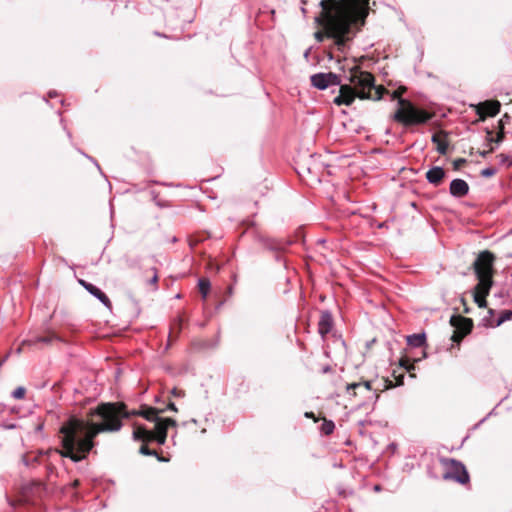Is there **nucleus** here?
I'll list each match as a JSON object with an SVG mask.
<instances>
[{"label":"nucleus","instance_id":"nucleus-50","mask_svg":"<svg viewBox=\"0 0 512 512\" xmlns=\"http://www.w3.org/2000/svg\"><path fill=\"white\" fill-rule=\"evenodd\" d=\"M496 407L493 408L489 413L488 415L486 416L487 418L490 417L491 415H494V411H495Z\"/></svg>","mask_w":512,"mask_h":512},{"label":"nucleus","instance_id":"nucleus-34","mask_svg":"<svg viewBox=\"0 0 512 512\" xmlns=\"http://www.w3.org/2000/svg\"><path fill=\"white\" fill-rule=\"evenodd\" d=\"M209 237V234L206 235V237H203V238H197V237H191L190 240H189V245L191 247H194L196 246L198 243L202 242L204 239L208 238Z\"/></svg>","mask_w":512,"mask_h":512},{"label":"nucleus","instance_id":"nucleus-27","mask_svg":"<svg viewBox=\"0 0 512 512\" xmlns=\"http://www.w3.org/2000/svg\"><path fill=\"white\" fill-rule=\"evenodd\" d=\"M393 376L395 377L396 379V386H402L404 384V378H405V375L403 373H401L400 375H396L395 372L393 373ZM386 388H393L395 387L394 384H392L391 381H387V385L385 386Z\"/></svg>","mask_w":512,"mask_h":512},{"label":"nucleus","instance_id":"nucleus-38","mask_svg":"<svg viewBox=\"0 0 512 512\" xmlns=\"http://www.w3.org/2000/svg\"><path fill=\"white\" fill-rule=\"evenodd\" d=\"M274 259L278 263H283L284 267H286V262L281 253H274Z\"/></svg>","mask_w":512,"mask_h":512},{"label":"nucleus","instance_id":"nucleus-2","mask_svg":"<svg viewBox=\"0 0 512 512\" xmlns=\"http://www.w3.org/2000/svg\"><path fill=\"white\" fill-rule=\"evenodd\" d=\"M321 12L315 21L328 27L327 36L333 39L338 50L344 51L355 35L356 24L354 4L351 0H321Z\"/></svg>","mask_w":512,"mask_h":512},{"label":"nucleus","instance_id":"nucleus-25","mask_svg":"<svg viewBox=\"0 0 512 512\" xmlns=\"http://www.w3.org/2000/svg\"><path fill=\"white\" fill-rule=\"evenodd\" d=\"M511 318H512V311L505 310L499 315L498 319L496 320V322L494 324L489 323L488 325L491 327H498L501 324H503L504 322H506L507 320H510Z\"/></svg>","mask_w":512,"mask_h":512},{"label":"nucleus","instance_id":"nucleus-35","mask_svg":"<svg viewBox=\"0 0 512 512\" xmlns=\"http://www.w3.org/2000/svg\"><path fill=\"white\" fill-rule=\"evenodd\" d=\"M500 157V163L501 164H507V166H511L512 165V161H510L509 157L505 154H500L499 155Z\"/></svg>","mask_w":512,"mask_h":512},{"label":"nucleus","instance_id":"nucleus-59","mask_svg":"<svg viewBox=\"0 0 512 512\" xmlns=\"http://www.w3.org/2000/svg\"><path fill=\"white\" fill-rule=\"evenodd\" d=\"M67 135L69 138H71V133L69 131H67Z\"/></svg>","mask_w":512,"mask_h":512},{"label":"nucleus","instance_id":"nucleus-29","mask_svg":"<svg viewBox=\"0 0 512 512\" xmlns=\"http://www.w3.org/2000/svg\"><path fill=\"white\" fill-rule=\"evenodd\" d=\"M497 173V169L495 167H486L481 170L480 175L484 178H489L494 176Z\"/></svg>","mask_w":512,"mask_h":512},{"label":"nucleus","instance_id":"nucleus-14","mask_svg":"<svg viewBox=\"0 0 512 512\" xmlns=\"http://www.w3.org/2000/svg\"><path fill=\"white\" fill-rule=\"evenodd\" d=\"M449 193L455 198H462L469 193V185L463 179H453L449 185Z\"/></svg>","mask_w":512,"mask_h":512},{"label":"nucleus","instance_id":"nucleus-10","mask_svg":"<svg viewBox=\"0 0 512 512\" xmlns=\"http://www.w3.org/2000/svg\"><path fill=\"white\" fill-rule=\"evenodd\" d=\"M337 87H339L338 95L334 97L333 103L337 106H350L357 96L355 88L351 84H342L341 82Z\"/></svg>","mask_w":512,"mask_h":512},{"label":"nucleus","instance_id":"nucleus-55","mask_svg":"<svg viewBox=\"0 0 512 512\" xmlns=\"http://www.w3.org/2000/svg\"><path fill=\"white\" fill-rule=\"evenodd\" d=\"M21 351H22V347H19V348L17 349V351H16V352H17L18 354H20V353H21Z\"/></svg>","mask_w":512,"mask_h":512},{"label":"nucleus","instance_id":"nucleus-12","mask_svg":"<svg viewBox=\"0 0 512 512\" xmlns=\"http://www.w3.org/2000/svg\"><path fill=\"white\" fill-rule=\"evenodd\" d=\"M501 104L498 100H486L476 106V114L481 120L487 116L494 117L500 112Z\"/></svg>","mask_w":512,"mask_h":512},{"label":"nucleus","instance_id":"nucleus-49","mask_svg":"<svg viewBox=\"0 0 512 512\" xmlns=\"http://www.w3.org/2000/svg\"><path fill=\"white\" fill-rule=\"evenodd\" d=\"M315 37L319 40V41H322V36H321V33L320 32H317L315 34Z\"/></svg>","mask_w":512,"mask_h":512},{"label":"nucleus","instance_id":"nucleus-28","mask_svg":"<svg viewBox=\"0 0 512 512\" xmlns=\"http://www.w3.org/2000/svg\"><path fill=\"white\" fill-rule=\"evenodd\" d=\"M182 324H183L182 316L178 315L177 317H175V319L173 321L172 330L176 331L177 335L181 332Z\"/></svg>","mask_w":512,"mask_h":512},{"label":"nucleus","instance_id":"nucleus-17","mask_svg":"<svg viewBox=\"0 0 512 512\" xmlns=\"http://www.w3.org/2000/svg\"><path fill=\"white\" fill-rule=\"evenodd\" d=\"M445 176L446 171L440 166H434L426 172L427 181L434 186H439L443 182Z\"/></svg>","mask_w":512,"mask_h":512},{"label":"nucleus","instance_id":"nucleus-52","mask_svg":"<svg viewBox=\"0 0 512 512\" xmlns=\"http://www.w3.org/2000/svg\"><path fill=\"white\" fill-rule=\"evenodd\" d=\"M373 396H374V398H375V402H376V401L378 400V398H379V395L375 392V393L373 394Z\"/></svg>","mask_w":512,"mask_h":512},{"label":"nucleus","instance_id":"nucleus-19","mask_svg":"<svg viewBox=\"0 0 512 512\" xmlns=\"http://www.w3.org/2000/svg\"><path fill=\"white\" fill-rule=\"evenodd\" d=\"M473 300L478 305L479 308L487 307L486 297L489 294H486L482 288H479V283L474 287L472 291Z\"/></svg>","mask_w":512,"mask_h":512},{"label":"nucleus","instance_id":"nucleus-33","mask_svg":"<svg viewBox=\"0 0 512 512\" xmlns=\"http://www.w3.org/2000/svg\"><path fill=\"white\" fill-rule=\"evenodd\" d=\"M0 427L5 430H13L17 428V424L13 422H2L0 424Z\"/></svg>","mask_w":512,"mask_h":512},{"label":"nucleus","instance_id":"nucleus-32","mask_svg":"<svg viewBox=\"0 0 512 512\" xmlns=\"http://www.w3.org/2000/svg\"><path fill=\"white\" fill-rule=\"evenodd\" d=\"M37 460H38V457H37V456H34V457L30 458L29 456L24 455V456L22 457V462H23V464H24L25 466H27V467H29V466H31L33 463L37 462Z\"/></svg>","mask_w":512,"mask_h":512},{"label":"nucleus","instance_id":"nucleus-48","mask_svg":"<svg viewBox=\"0 0 512 512\" xmlns=\"http://www.w3.org/2000/svg\"><path fill=\"white\" fill-rule=\"evenodd\" d=\"M48 96H49L50 98L56 97V96H57V92H56V91H50V92L48 93Z\"/></svg>","mask_w":512,"mask_h":512},{"label":"nucleus","instance_id":"nucleus-20","mask_svg":"<svg viewBox=\"0 0 512 512\" xmlns=\"http://www.w3.org/2000/svg\"><path fill=\"white\" fill-rule=\"evenodd\" d=\"M431 141L436 144V150L439 154L445 155L448 152L449 143L446 139L441 138L438 134H433Z\"/></svg>","mask_w":512,"mask_h":512},{"label":"nucleus","instance_id":"nucleus-46","mask_svg":"<svg viewBox=\"0 0 512 512\" xmlns=\"http://www.w3.org/2000/svg\"><path fill=\"white\" fill-rule=\"evenodd\" d=\"M465 161H466V160H465V159H462V158H461V159H457V160L454 162V164H455V166H458V165H460V164L465 163Z\"/></svg>","mask_w":512,"mask_h":512},{"label":"nucleus","instance_id":"nucleus-1","mask_svg":"<svg viewBox=\"0 0 512 512\" xmlns=\"http://www.w3.org/2000/svg\"><path fill=\"white\" fill-rule=\"evenodd\" d=\"M127 417L115 403H101L91 408L87 420L70 417L59 429L61 450H56L62 457L77 463L87 458L95 446L94 439L103 432H117L122 426V419Z\"/></svg>","mask_w":512,"mask_h":512},{"label":"nucleus","instance_id":"nucleus-53","mask_svg":"<svg viewBox=\"0 0 512 512\" xmlns=\"http://www.w3.org/2000/svg\"><path fill=\"white\" fill-rule=\"evenodd\" d=\"M78 485H79V480H75V481L73 482V486H74V487H76V486H78Z\"/></svg>","mask_w":512,"mask_h":512},{"label":"nucleus","instance_id":"nucleus-51","mask_svg":"<svg viewBox=\"0 0 512 512\" xmlns=\"http://www.w3.org/2000/svg\"><path fill=\"white\" fill-rule=\"evenodd\" d=\"M374 490L375 491H380L381 490V486L380 485H375L374 486Z\"/></svg>","mask_w":512,"mask_h":512},{"label":"nucleus","instance_id":"nucleus-18","mask_svg":"<svg viewBox=\"0 0 512 512\" xmlns=\"http://www.w3.org/2000/svg\"><path fill=\"white\" fill-rule=\"evenodd\" d=\"M426 333H414L411 335H408L406 338L407 344L414 348H421L426 344Z\"/></svg>","mask_w":512,"mask_h":512},{"label":"nucleus","instance_id":"nucleus-37","mask_svg":"<svg viewBox=\"0 0 512 512\" xmlns=\"http://www.w3.org/2000/svg\"><path fill=\"white\" fill-rule=\"evenodd\" d=\"M217 345H218V340L213 343L205 341L202 343L201 348H203V349L215 348Z\"/></svg>","mask_w":512,"mask_h":512},{"label":"nucleus","instance_id":"nucleus-3","mask_svg":"<svg viewBox=\"0 0 512 512\" xmlns=\"http://www.w3.org/2000/svg\"><path fill=\"white\" fill-rule=\"evenodd\" d=\"M164 410L142 405L138 411H134L133 415L143 417L149 422L154 423V429H149L143 424H135L132 433L135 441L156 442L158 445H164L167 439V431L169 427L177 426V422L172 418L161 417L160 414Z\"/></svg>","mask_w":512,"mask_h":512},{"label":"nucleus","instance_id":"nucleus-57","mask_svg":"<svg viewBox=\"0 0 512 512\" xmlns=\"http://www.w3.org/2000/svg\"><path fill=\"white\" fill-rule=\"evenodd\" d=\"M42 428H43V425H39V426L37 427V430H41Z\"/></svg>","mask_w":512,"mask_h":512},{"label":"nucleus","instance_id":"nucleus-24","mask_svg":"<svg viewBox=\"0 0 512 512\" xmlns=\"http://www.w3.org/2000/svg\"><path fill=\"white\" fill-rule=\"evenodd\" d=\"M335 430V423L332 420L324 419L323 423L320 426V431L323 435L329 436Z\"/></svg>","mask_w":512,"mask_h":512},{"label":"nucleus","instance_id":"nucleus-58","mask_svg":"<svg viewBox=\"0 0 512 512\" xmlns=\"http://www.w3.org/2000/svg\"><path fill=\"white\" fill-rule=\"evenodd\" d=\"M426 356H427V355H426V352H425V351H423V356H422V357H423V358H426Z\"/></svg>","mask_w":512,"mask_h":512},{"label":"nucleus","instance_id":"nucleus-43","mask_svg":"<svg viewBox=\"0 0 512 512\" xmlns=\"http://www.w3.org/2000/svg\"><path fill=\"white\" fill-rule=\"evenodd\" d=\"M409 360L408 359H400L399 361V365L404 368V366H407V364H409Z\"/></svg>","mask_w":512,"mask_h":512},{"label":"nucleus","instance_id":"nucleus-61","mask_svg":"<svg viewBox=\"0 0 512 512\" xmlns=\"http://www.w3.org/2000/svg\"><path fill=\"white\" fill-rule=\"evenodd\" d=\"M46 386V383L42 384L40 388H44Z\"/></svg>","mask_w":512,"mask_h":512},{"label":"nucleus","instance_id":"nucleus-44","mask_svg":"<svg viewBox=\"0 0 512 512\" xmlns=\"http://www.w3.org/2000/svg\"><path fill=\"white\" fill-rule=\"evenodd\" d=\"M461 302L464 305V313H470L471 309L466 305V302H465V300L463 298L461 299Z\"/></svg>","mask_w":512,"mask_h":512},{"label":"nucleus","instance_id":"nucleus-60","mask_svg":"<svg viewBox=\"0 0 512 512\" xmlns=\"http://www.w3.org/2000/svg\"><path fill=\"white\" fill-rule=\"evenodd\" d=\"M420 359H421V358H416V359L414 360V362H418V361H420Z\"/></svg>","mask_w":512,"mask_h":512},{"label":"nucleus","instance_id":"nucleus-5","mask_svg":"<svg viewBox=\"0 0 512 512\" xmlns=\"http://www.w3.org/2000/svg\"><path fill=\"white\" fill-rule=\"evenodd\" d=\"M350 84L357 90V97L360 99H369L378 101L382 99L386 89L375 84V77L367 71H362L356 67L351 69L349 76Z\"/></svg>","mask_w":512,"mask_h":512},{"label":"nucleus","instance_id":"nucleus-6","mask_svg":"<svg viewBox=\"0 0 512 512\" xmlns=\"http://www.w3.org/2000/svg\"><path fill=\"white\" fill-rule=\"evenodd\" d=\"M494 260V254L488 250H484L479 253L473 262V269L478 279L479 288H482L486 294L490 293L494 284Z\"/></svg>","mask_w":512,"mask_h":512},{"label":"nucleus","instance_id":"nucleus-13","mask_svg":"<svg viewBox=\"0 0 512 512\" xmlns=\"http://www.w3.org/2000/svg\"><path fill=\"white\" fill-rule=\"evenodd\" d=\"M78 282L88 293L97 298L105 307L111 309L112 303L109 297L99 287L83 279H79Z\"/></svg>","mask_w":512,"mask_h":512},{"label":"nucleus","instance_id":"nucleus-47","mask_svg":"<svg viewBox=\"0 0 512 512\" xmlns=\"http://www.w3.org/2000/svg\"><path fill=\"white\" fill-rule=\"evenodd\" d=\"M330 370H331V367H330L329 365L324 366V367L322 368V372H323V373H328Z\"/></svg>","mask_w":512,"mask_h":512},{"label":"nucleus","instance_id":"nucleus-8","mask_svg":"<svg viewBox=\"0 0 512 512\" xmlns=\"http://www.w3.org/2000/svg\"><path fill=\"white\" fill-rule=\"evenodd\" d=\"M310 82L318 90L340 85V76L333 72H319L310 76Z\"/></svg>","mask_w":512,"mask_h":512},{"label":"nucleus","instance_id":"nucleus-23","mask_svg":"<svg viewBox=\"0 0 512 512\" xmlns=\"http://www.w3.org/2000/svg\"><path fill=\"white\" fill-rule=\"evenodd\" d=\"M486 133H487V137H486V140L489 144H492V143H495L496 145H499L503 140H504V131H500L496 137L493 136V132L491 130H489L488 128L486 129Z\"/></svg>","mask_w":512,"mask_h":512},{"label":"nucleus","instance_id":"nucleus-41","mask_svg":"<svg viewBox=\"0 0 512 512\" xmlns=\"http://www.w3.org/2000/svg\"><path fill=\"white\" fill-rule=\"evenodd\" d=\"M304 416L306 418H309V419H313L315 422L318 421V419L316 418L315 414L313 412H305Z\"/></svg>","mask_w":512,"mask_h":512},{"label":"nucleus","instance_id":"nucleus-62","mask_svg":"<svg viewBox=\"0 0 512 512\" xmlns=\"http://www.w3.org/2000/svg\"><path fill=\"white\" fill-rule=\"evenodd\" d=\"M511 256H512V254H511Z\"/></svg>","mask_w":512,"mask_h":512},{"label":"nucleus","instance_id":"nucleus-54","mask_svg":"<svg viewBox=\"0 0 512 512\" xmlns=\"http://www.w3.org/2000/svg\"><path fill=\"white\" fill-rule=\"evenodd\" d=\"M488 313H489L490 316H492L494 314V310L493 309H489Z\"/></svg>","mask_w":512,"mask_h":512},{"label":"nucleus","instance_id":"nucleus-42","mask_svg":"<svg viewBox=\"0 0 512 512\" xmlns=\"http://www.w3.org/2000/svg\"><path fill=\"white\" fill-rule=\"evenodd\" d=\"M157 281H158V275H157V273H156V271H155V272H154V275H153V277L150 279L149 283H150V284H156V283H157Z\"/></svg>","mask_w":512,"mask_h":512},{"label":"nucleus","instance_id":"nucleus-9","mask_svg":"<svg viewBox=\"0 0 512 512\" xmlns=\"http://www.w3.org/2000/svg\"><path fill=\"white\" fill-rule=\"evenodd\" d=\"M444 479H453L459 484H466L470 477L465 465L456 459H450V469L444 473Z\"/></svg>","mask_w":512,"mask_h":512},{"label":"nucleus","instance_id":"nucleus-36","mask_svg":"<svg viewBox=\"0 0 512 512\" xmlns=\"http://www.w3.org/2000/svg\"><path fill=\"white\" fill-rule=\"evenodd\" d=\"M404 369L407 372H409L410 377H412V378L416 377V375L412 373V371L415 369V364L414 363L409 362V364H407V366H404Z\"/></svg>","mask_w":512,"mask_h":512},{"label":"nucleus","instance_id":"nucleus-56","mask_svg":"<svg viewBox=\"0 0 512 512\" xmlns=\"http://www.w3.org/2000/svg\"><path fill=\"white\" fill-rule=\"evenodd\" d=\"M309 55V50H307L305 53H304V56L307 58Z\"/></svg>","mask_w":512,"mask_h":512},{"label":"nucleus","instance_id":"nucleus-7","mask_svg":"<svg viewBox=\"0 0 512 512\" xmlns=\"http://www.w3.org/2000/svg\"><path fill=\"white\" fill-rule=\"evenodd\" d=\"M451 325L456 329L452 335L454 342L461 341L473 329V320L461 315H452L450 318Z\"/></svg>","mask_w":512,"mask_h":512},{"label":"nucleus","instance_id":"nucleus-30","mask_svg":"<svg viewBox=\"0 0 512 512\" xmlns=\"http://www.w3.org/2000/svg\"><path fill=\"white\" fill-rule=\"evenodd\" d=\"M25 393L26 389L23 386H19L12 392V397L15 399H22L24 398Z\"/></svg>","mask_w":512,"mask_h":512},{"label":"nucleus","instance_id":"nucleus-11","mask_svg":"<svg viewBox=\"0 0 512 512\" xmlns=\"http://www.w3.org/2000/svg\"><path fill=\"white\" fill-rule=\"evenodd\" d=\"M257 241L262 244L266 250L273 253H283L293 244L292 240L275 239L265 236H258Z\"/></svg>","mask_w":512,"mask_h":512},{"label":"nucleus","instance_id":"nucleus-16","mask_svg":"<svg viewBox=\"0 0 512 512\" xmlns=\"http://www.w3.org/2000/svg\"><path fill=\"white\" fill-rule=\"evenodd\" d=\"M333 327V316L328 310L322 311L318 323V332L322 337H325Z\"/></svg>","mask_w":512,"mask_h":512},{"label":"nucleus","instance_id":"nucleus-22","mask_svg":"<svg viewBox=\"0 0 512 512\" xmlns=\"http://www.w3.org/2000/svg\"><path fill=\"white\" fill-rule=\"evenodd\" d=\"M198 288H199V292L202 295V298L205 299L210 292V288H211L210 280L208 278H200L198 280Z\"/></svg>","mask_w":512,"mask_h":512},{"label":"nucleus","instance_id":"nucleus-26","mask_svg":"<svg viewBox=\"0 0 512 512\" xmlns=\"http://www.w3.org/2000/svg\"><path fill=\"white\" fill-rule=\"evenodd\" d=\"M139 452L145 456H155L160 462L168 461L166 458L159 456L156 451L151 450L147 445H142L139 449Z\"/></svg>","mask_w":512,"mask_h":512},{"label":"nucleus","instance_id":"nucleus-15","mask_svg":"<svg viewBox=\"0 0 512 512\" xmlns=\"http://www.w3.org/2000/svg\"><path fill=\"white\" fill-rule=\"evenodd\" d=\"M53 341L64 342L63 338L52 332L48 336H36L22 341L21 346H34L38 343L50 345Z\"/></svg>","mask_w":512,"mask_h":512},{"label":"nucleus","instance_id":"nucleus-40","mask_svg":"<svg viewBox=\"0 0 512 512\" xmlns=\"http://www.w3.org/2000/svg\"><path fill=\"white\" fill-rule=\"evenodd\" d=\"M163 410H164V411H165V410H170V411H173V412H177V411H178V409H177V407H176L175 403H174V402H172V401H170V402L168 403L167 407H166L165 409H163Z\"/></svg>","mask_w":512,"mask_h":512},{"label":"nucleus","instance_id":"nucleus-21","mask_svg":"<svg viewBox=\"0 0 512 512\" xmlns=\"http://www.w3.org/2000/svg\"><path fill=\"white\" fill-rule=\"evenodd\" d=\"M356 389H363L367 392H370L371 391V381H364V382H354V383H351V384H347L346 386V391L348 394L351 393V391L353 392V395H356L357 393L355 392Z\"/></svg>","mask_w":512,"mask_h":512},{"label":"nucleus","instance_id":"nucleus-45","mask_svg":"<svg viewBox=\"0 0 512 512\" xmlns=\"http://www.w3.org/2000/svg\"><path fill=\"white\" fill-rule=\"evenodd\" d=\"M487 417L481 419L477 424H475L474 429L479 428V426L486 421Z\"/></svg>","mask_w":512,"mask_h":512},{"label":"nucleus","instance_id":"nucleus-4","mask_svg":"<svg viewBox=\"0 0 512 512\" xmlns=\"http://www.w3.org/2000/svg\"><path fill=\"white\" fill-rule=\"evenodd\" d=\"M397 98V109L392 115V119L404 125L405 127L427 124L433 115L426 109L421 108L410 100L398 97L393 93L392 100Z\"/></svg>","mask_w":512,"mask_h":512},{"label":"nucleus","instance_id":"nucleus-31","mask_svg":"<svg viewBox=\"0 0 512 512\" xmlns=\"http://www.w3.org/2000/svg\"><path fill=\"white\" fill-rule=\"evenodd\" d=\"M79 153H81L84 157H86L87 159H89L91 161V163H93L97 169L100 171L101 174H103L102 170H101V167L98 163V161L93 158L92 156H89L88 154H86L84 151H82L81 149H78Z\"/></svg>","mask_w":512,"mask_h":512},{"label":"nucleus","instance_id":"nucleus-39","mask_svg":"<svg viewBox=\"0 0 512 512\" xmlns=\"http://www.w3.org/2000/svg\"><path fill=\"white\" fill-rule=\"evenodd\" d=\"M171 394L175 397H183L185 395L183 390H178L177 388H173Z\"/></svg>","mask_w":512,"mask_h":512}]
</instances>
